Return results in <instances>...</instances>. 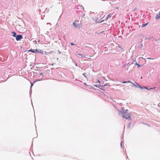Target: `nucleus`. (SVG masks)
I'll return each mask as SVG.
<instances>
[{
    "label": "nucleus",
    "instance_id": "13",
    "mask_svg": "<svg viewBox=\"0 0 160 160\" xmlns=\"http://www.w3.org/2000/svg\"><path fill=\"white\" fill-rule=\"evenodd\" d=\"M102 15L103 16H104L105 15H104V13H102Z\"/></svg>",
    "mask_w": 160,
    "mask_h": 160
},
{
    "label": "nucleus",
    "instance_id": "1",
    "mask_svg": "<svg viewBox=\"0 0 160 160\" xmlns=\"http://www.w3.org/2000/svg\"><path fill=\"white\" fill-rule=\"evenodd\" d=\"M127 109H126V111L122 110L121 112V114L123 118L126 119H131V117L130 116V113L127 112Z\"/></svg>",
    "mask_w": 160,
    "mask_h": 160
},
{
    "label": "nucleus",
    "instance_id": "16",
    "mask_svg": "<svg viewBox=\"0 0 160 160\" xmlns=\"http://www.w3.org/2000/svg\"><path fill=\"white\" fill-rule=\"evenodd\" d=\"M71 45H73V44H72V43H71Z\"/></svg>",
    "mask_w": 160,
    "mask_h": 160
},
{
    "label": "nucleus",
    "instance_id": "7",
    "mask_svg": "<svg viewBox=\"0 0 160 160\" xmlns=\"http://www.w3.org/2000/svg\"><path fill=\"white\" fill-rule=\"evenodd\" d=\"M12 33L13 34V36L14 37H16V36H16V33L14 32H12Z\"/></svg>",
    "mask_w": 160,
    "mask_h": 160
},
{
    "label": "nucleus",
    "instance_id": "4",
    "mask_svg": "<svg viewBox=\"0 0 160 160\" xmlns=\"http://www.w3.org/2000/svg\"><path fill=\"white\" fill-rule=\"evenodd\" d=\"M22 38V36L21 35H17L16 37V40L17 41H19Z\"/></svg>",
    "mask_w": 160,
    "mask_h": 160
},
{
    "label": "nucleus",
    "instance_id": "10",
    "mask_svg": "<svg viewBox=\"0 0 160 160\" xmlns=\"http://www.w3.org/2000/svg\"><path fill=\"white\" fill-rule=\"evenodd\" d=\"M147 24H143L142 25V27H144Z\"/></svg>",
    "mask_w": 160,
    "mask_h": 160
},
{
    "label": "nucleus",
    "instance_id": "14",
    "mask_svg": "<svg viewBox=\"0 0 160 160\" xmlns=\"http://www.w3.org/2000/svg\"><path fill=\"white\" fill-rule=\"evenodd\" d=\"M78 55H79V56H81V55H81V54H78Z\"/></svg>",
    "mask_w": 160,
    "mask_h": 160
},
{
    "label": "nucleus",
    "instance_id": "9",
    "mask_svg": "<svg viewBox=\"0 0 160 160\" xmlns=\"http://www.w3.org/2000/svg\"><path fill=\"white\" fill-rule=\"evenodd\" d=\"M109 16H110V14H109L107 16V17L106 18V20H107L108 19V18H109Z\"/></svg>",
    "mask_w": 160,
    "mask_h": 160
},
{
    "label": "nucleus",
    "instance_id": "19",
    "mask_svg": "<svg viewBox=\"0 0 160 160\" xmlns=\"http://www.w3.org/2000/svg\"><path fill=\"white\" fill-rule=\"evenodd\" d=\"M159 15H160V12H159Z\"/></svg>",
    "mask_w": 160,
    "mask_h": 160
},
{
    "label": "nucleus",
    "instance_id": "3",
    "mask_svg": "<svg viewBox=\"0 0 160 160\" xmlns=\"http://www.w3.org/2000/svg\"><path fill=\"white\" fill-rule=\"evenodd\" d=\"M81 25V22H80V23L79 24H77L75 22H73V26H74L75 28L78 27L79 28H80Z\"/></svg>",
    "mask_w": 160,
    "mask_h": 160
},
{
    "label": "nucleus",
    "instance_id": "5",
    "mask_svg": "<svg viewBox=\"0 0 160 160\" xmlns=\"http://www.w3.org/2000/svg\"><path fill=\"white\" fill-rule=\"evenodd\" d=\"M30 51L33 52V53H35V52H37V51H38V50L37 49H36V50H35V49H33V50H30Z\"/></svg>",
    "mask_w": 160,
    "mask_h": 160
},
{
    "label": "nucleus",
    "instance_id": "18",
    "mask_svg": "<svg viewBox=\"0 0 160 160\" xmlns=\"http://www.w3.org/2000/svg\"><path fill=\"white\" fill-rule=\"evenodd\" d=\"M143 88H145V87H143Z\"/></svg>",
    "mask_w": 160,
    "mask_h": 160
},
{
    "label": "nucleus",
    "instance_id": "12",
    "mask_svg": "<svg viewBox=\"0 0 160 160\" xmlns=\"http://www.w3.org/2000/svg\"><path fill=\"white\" fill-rule=\"evenodd\" d=\"M104 21V20H102L101 21H100V22H103V21Z\"/></svg>",
    "mask_w": 160,
    "mask_h": 160
},
{
    "label": "nucleus",
    "instance_id": "11",
    "mask_svg": "<svg viewBox=\"0 0 160 160\" xmlns=\"http://www.w3.org/2000/svg\"><path fill=\"white\" fill-rule=\"evenodd\" d=\"M33 85V84L31 83V87H32Z\"/></svg>",
    "mask_w": 160,
    "mask_h": 160
},
{
    "label": "nucleus",
    "instance_id": "15",
    "mask_svg": "<svg viewBox=\"0 0 160 160\" xmlns=\"http://www.w3.org/2000/svg\"><path fill=\"white\" fill-rule=\"evenodd\" d=\"M148 59H151V58H147Z\"/></svg>",
    "mask_w": 160,
    "mask_h": 160
},
{
    "label": "nucleus",
    "instance_id": "8",
    "mask_svg": "<svg viewBox=\"0 0 160 160\" xmlns=\"http://www.w3.org/2000/svg\"><path fill=\"white\" fill-rule=\"evenodd\" d=\"M160 15H157L156 16V19H159L160 18Z\"/></svg>",
    "mask_w": 160,
    "mask_h": 160
},
{
    "label": "nucleus",
    "instance_id": "2",
    "mask_svg": "<svg viewBox=\"0 0 160 160\" xmlns=\"http://www.w3.org/2000/svg\"><path fill=\"white\" fill-rule=\"evenodd\" d=\"M122 82L123 83H130L132 84L135 87H136L138 88L141 89L142 88L141 87L139 84H138L135 82H131L130 81H123V82Z\"/></svg>",
    "mask_w": 160,
    "mask_h": 160
},
{
    "label": "nucleus",
    "instance_id": "6",
    "mask_svg": "<svg viewBox=\"0 0 160 160\" xmlns=\"http://www.w3.org/2000/svg\"><path fill=\"white\" fill-rule=\"evenodd\" d=\"M38 52H40L42 54H44V52L43 51H42L41 50H38V51H37Z\"/></svg>",
    "mask_w": 160,
    "mask_h": 160
},
{
    "label": "nucleus",
    "instance_id": "17",
    "mask_svg": "<svg viewBox=\"0 0 160 160\" xmlns=\"http://www.w3.org/2000/svg\"><path fill=\"white\" fill-rule=\"evenodd\" d=\"M98 82L99 83H100V82L98 80Z\"/></svg>",
    "mask_w": 160,
    "mask_h": 160
}]
</instances>
